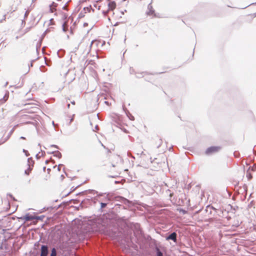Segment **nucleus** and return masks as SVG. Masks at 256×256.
<instances>
[{"instance_id":"1","label":"nucleus","mask_w":256,"mask_h":256,"mask_svg":"<svg viewBox=\"0 0 256 256\" xmlns=\"http://www.w3.org/2000/svg\"><path fill=\"white\" fill-rule=\"evenodd\" d=\"M221 148L218 146H212L206 148L205 154L206 155H210L214 153L218 152Z\"/></svg>"},{"instance_id":"2","label":"nucleus","mask_w":256,"mask_h":256,"mask_svg":"<svg viewBox=\"0 0 256 256\" xmlns=\"http://www.w3.org/2000/svg\"><path fill=\"white\" fill-rule=\"evenodd\" d=\"M86 192L88 194H91L92 195H94L95 194H97L96 196L94 198V202H97V201L100 202V200H98V198H99L101 196H102L104 194L102 193L98 194V192L97 191H96L95 190H86Z\"/></svg>"},{"instance_id":"3","label":"nucleus","mask_w":256,"mask_h":256,"mask_svg":"<svg viewBox=\"0 0 256 256\" xmlns=\"http://www.w3.org/2000/svg\"><path fill=\"white\" fill-rule=\"evenodd\" d=\"M40 256H48L49 250L48 247L47 245H42L40 246Z\"/></svg>"},{"instance_id":"4","label":"nucleus","mask_w":256,"mask_h":256,"mask_svg":"<svg viewBox=\"0 0 256 256\" xmlns=\"http://www.w3.org/2000/svg\"><path fill=\"white\" fill-rule=\"evenodd\" d=\"M177 234L176 232H172L166 238V240H172L174 242H176Z\"/></svg>"},{"instance_id":"5","label":"nucleus","mask_w":256,"mask_h":256,"mask_svg":"<svg viewBox=\"0 0 256 256\" xmlns=\"http://www.w3.org/2000/svg\"><path fill=\"white\" fill-rule=\"evenodd\" d=\"M14 132V128H12L10 130V132H9V133L8 134L6 138H2V139L0 140V145L6 142L10 138V137L11 135Z\"/></svg>"},{"instance_id":"6","label":"nucleus","mask_w":256,"mask_h":256,"mask_svg":"<svg viewBox=\"0 0 256 256\" xmlns=\"http://www.w3.org/2000/svg\"><path fill=\"white\" fill-rule=\"evenodd\" d=\"M21 218L24 220L26 222H28L35 220V216L34 215L30 214H27L23 218L22 217Z\"/></svg>"},{"instance_id":"7","label":"nucleus","mask_w":256,"mask_h":256,"mask_svg":"<svg viewBox=\"0 0 256 256\" xmlns=\"http://www.w3.org/2000/svg\"><path fill=\"white\" fill-rule=\"evenodd\" d=\"M116 200L120 201L124 204H128L130 202V201L126 199V198H124L121 196H118L116 197Z\"/></svg>"},{"instance_id":"8","label":"nucleus","mask_w":256,"mask_h":256,"mask_svg":"<svg viewBox=\"0 0 256 256\" xmlns=\"http://www.w3.org/2000/svg\"><path fill=\"white\" fill-rule=\"evenodd\" d=\"M28 163L29 167L27 170H25L24 173L28 175L30 173V170H32V168H31L30 166V162H32V165H33L34 164V162L32 160V158H28Z\"/></svg>"},{"instance_id":"9","label":"nucleus","mask_w":256,"mask_h":256,"mask_svg":"<svg viewBox=\"0 0 256 256\" xmlns=\"http://www.w3.org/2000/svg\"><path fill=\"white\" fill-rule=\"evenodd\" d=\"M9 97V92L6 90L5 94L3 96V98L1 99H0V102L1 104H3L5 102L8 98Z\"/></svg>"},{"instance_id":"10","label":"nucleus","mask_w":256,"mask_h":256,"mask_svg":"<svg viewBox=\"0 0 256 256\" xmlns=\"http://www.w3.org/2000/svg\"><path fill=\"white\" fill-rule=\"evenodd\" d=\"M148 11L146 12L148 15L150 16V15H152L154 14V10L153 9L152 6L151 5V4H148Z\"/></svg>"},{"instance_id":"11","label":"nucleus","mask_w":256,"mask_h":256,"mask_svg":"<svg viewBox=\"0 0 256 256\" xmlns=\"http://www.w3.org/2000/svg\"><path fill=\"white\" fill-rule=\"evenodd\" d=\"M146 74H147V72H136V78H142L144 77Z\"/></svg>"},{"instance_id":"12","label":"nucleus","mask_w":256,"mask_h":256,"mask_svg":"<svg viewBox=\"0 0 256 256\" xmlns=\"http://www.w3.org/2000/svg\"><path fill=\"white\" fill-rule=\"evenodd\" d=\"M212 206L208 205V206L206 207L205 211L206 212L208 213L209 214H212Z\"/></svg>"},{"instance_id":"13","label":"nucleus","mask_w":256,"mask_h":256,"mask_svg":"<svg viewBox=\"0 0 256 256\" xmlns=\"http://www.w3.org/2000/svg\"><path fill=\"white\" fill-rule=\"evenodd\" d=\"M50 256H57V251L55 248H52Z\"/></svg>"},{"instance_id":"14","label":"nucleus","mask_w":256,"mask_h":256,"mask_svg":"<svg viewBox=\"0 0 256 256\" xmlns=\"http://www.w3.org/2000/svg\"><path fill=\"white\" fill-rule=\"evenodd\" d=\"M116 6V4L114 2H112L108 4L109 8L111 10H112L113 9L115 8Z\"/></svg>"},{"instance_id":"15","label":"nucleus","mask_w":256,"mask_h":256,"mask_svg":"<svg viewBox=\"0 0 256 256\" xmlns=\"http://www.w3.org/2000/svg\"><path fill=\"white\" fill-rule=\"evenodd\" d=\"M54 156L58 158H62V154L58 150L54 151Z\"/></svg>"},{"instance_id":"16","label":"nucleus","mask_w":256,"mask_h":256,"mask_svg":"<svg viewBox=\"0 0 256 256\" xmlns=\"http://www.w3.org/2000/svg\"><path fill=\"white\" fill-rule=\"evenodd\" d=\"M156 256H164L162 252L160 251L159 248L156 247Z\"/></svg>"},{"instance_id":"17","label":"nucleus","mask_w":256,"mask_h":256,"mask_svg":"<svg viewBox=\"0 0 256 256\" xmlns=\"http://www.w3.org/2000/svg\"><path fill=\"white\" fill-rule=\"evenodd\" d=\"M62 30L64 32H66L68 30V26L66 24V22H64L62 24Z\"/></svg>"},{"instance_id":"18","label":"nucleus","mask_w":256,"mask_h":256,"mask_svg":"<svg viewBox=\"0 0 256 256\" xmlns=\"http://www.w3.org/2000/svg\"><path fill=\"white\" fill-rule=\"evenodd\" d=\"M64 53V51L62 50H60L57 52V54L59 58H62Z\"/></svg>"},{"instance_id":"19","label":"nucleus","mask_w":256,"mask_h":256,"mask_svg":"<svg viewBox=\"0 0 256 256\" xmlns=\"http://www.w3.org/2000/svg\"><path fill=\"white\" fill-rule=\"evenodd\" d=\"M57 6V4L53 2L52 4L50 5V10L52 12H54V8H56Z\"/></svg>"},{"instance_id":"20","label":"nucleus","mask_w":256,"mask_h":256,"mask_svg":"<svg viewBox=\"0 0 256 256\" xmlns=\"http://www.w3.org/2000/svg\"><path fill=\"white\" fill-rule=\"evenodd\" d=\"M102 200L104 201V202H109L110 200V198L108 197V194H106L104 198Z\"/></svg>"},{"instance_id":"21","label":"nucleus","mask_w":256,"mask_h":256,"mask_svg":"<svg viewBox=\"0 0 256 256\" xmlns=\"http://www.w3.org/2000/svg\"><path fill=\"white\" fill-rule=\"evenodd\" d=\"M44 217L45 216L44 215L40 216H35V220H42L44 218Z\"/></svg>"},{"instance_id":"22","label":"nucleus","mask_w":256,"mask_h":256,"mask_svg":"<svg viewBox=\"0 0 256 256\" xmlns=\"http://www.w3.org/2000/svg\"><path fill=\"white\" fill-rule=\"evenodd\" d=\"M130 74H136V72L135 70L132 68H130Z\"/></svg>"},{"instance_id":"23","label":"nucleus","mask_w":256,"mask_h":256,"mask_svg":"<svg viewBox=\"0 0 256 256\" xmlns=\"http://www.w3.org/2000/svg\"><path fill=\"white\" fill-rule=\"evenodd\" d=\"M129 118L132 120H134V116H132L130 112H128V113L126 112Z\"/></svg>"},{"instance_id":"24","label":"nucleus","mask_w":256,"mask_h":256,"mask_svg":"<svg viewBox=\"0 0 256 256\" xmlns=\"http://www.w3.org/2000/svg\"><path fill=\"white\" fill-rule=\"evenodd\" d=\"M100 208H103L107 206L108 203L100 202Z\"/></svg>"},{"instance_id":"25","label":"nucleus","mask_w":256,"mask_h":256,"mask_svg":"<svg viewBox=\"0 0 256 256\" xmlns=\"http://www.w3.org/2000/svg\"><path fill=\"white\" fill-rule=\"evenodd\" d=\"M216 212L218 216H220L221 214H222L224 213V212L222 210L218 209V210H217V212Z\"/></svg>"},{"instance_id":"26","label":"nucleus","mask_w":256,"mask_h":256,"mask_svg":"<svg viewBox=\"0 0 256 256\" xmlns=\"http://www.w3.org/2000/svg\"><path fill=\"white\" fill-rule=\"evenodd\" d=\"M7 196H9L13 200L16 201V198L14 197V196L10 194H8Z\"/></svg>"},{"instance_id":"27","label":"nucleus","mask_w":256,"mask_h":256,"mask_svg":"<svg viewBox=\"0 0 256 256\" xmlns=\"http://www.w3.org/2000/svg\"><path fill=\"white\" fill-rule=\"evenodd\" d=\"M40 246L39 242H36L34 244V249H36Z\"/></svg>"},{"instance_id":"28","label":"nucleus","mask_w":256,"mask_h":256,"mask_svg":"<svg viewBox=\"0 0 256 256\" xmlns=\"http://www.w3.org/2000/svg\"><path fill=\"white\" fill-rule=\"evenodd\" d=\"M23 152L25 153L26 156H28V155L29 154L28 152L24 149H23Z\"/></svg>"},{"instance_id":"29","label":"nucleus","mask_w":256,"mask_h":256,"mask_svg":"<svg viewBox=\"0 0 256 256\" xmlns=\"http://www.w3.org/2000/svg\"><path fill=\"white\" fill-rule=\"evenodd\" d=\"M50 147H54V148H58V146H57V145H56V144H52L50 146Z\"/></svg>"},{"instance_id":"30","label":"nucleus","mask_w":256,"mask_h":256,"mask_svg":"<svg viewBox=\"0 0 256 256\" xmlns=\"http://www.w3.org/2000/svg\"><path fill=\"white\" fill-rule=\"evenodd\" d=\"M30 29V27H29V28H27L25 29V32H28Z\"/></svg>"},{"instance_id":"31","label":"nucleus","mask_w":256,"mask_h":256,"mask_svg":"<svg viewBox=\"0 0 256 256\" xmlns=\"http://www.w3.org/2000/svg\"><path fill=\"white\" fill-rule=\"evenodd\" d=\"M32 62L30 64V65H28V70H30V67L32 66ZM29 72V70H28L27 72Z\"/></svg>"},{"instance_id":"32","label":"nucleus","mask_w":256,"mask_h":256,"mask_svg":"<svg viewBox=\"0 0 256 256\" xmlns=\"http://www.w3.org/2000/svg\"><path fill=\"white\" fill-rule=\"evenodd\" d=\"M180 212H182L183 214H186V211L182 209L180 210Z\"/></svg>"},{"instance_id":"33","label":"nucleus","mask_w":256,"mask_h":256,"mask_svg":"<svg viewBox=\"0 0 256 256\" xmlns=\"http://www.w3.org/2000/svg\"><path fill=\"white\" fill-rule=\"evenodd\" d=\"M6 230V229H2V232H0V234H4Z\"/></svg>"},{"instance_id":"34","label":"nucleus","mask_w":256,"mask_h":256,"mask_svg":"<svg viewBox=\"0 0 256 256\" xmlns=\"http://www.w3.org/2000/svg\"><path fill=\"white\" fill-rule=\"evenodd\" d=\"M63 166V164H60L58 166V170H59V171L60 170V166Z\"/></svg>"},{"instance_id":"35","label":"nucleus","mask_w":256,"mask_h":256,"mask_svg":"<svg viewBox=\"0 0 256 256\" xmlns=\"http://www.w3.org/2000/svg\"><path fill=\"white\" fill-rule=\"evenodd\" d=\"M40 156H41L39 155V154H36V158H38V159L40 158Z\"/></svg>"},{"instance_id":"36","label":"nucleus","mask_w":256,"mask_h":256,"mask_svg":"<svg viewBox=\"0 0 256 256\" xmlns=\"http://www.w3.org/2000/svg\"><path fill=\"white\" fill-rule=\"evenodd\" d=\"M248 176V178L249 180H250L252 178V176L251 175V174H249Z\"/></svg>"},{"instance_id":"37","label":"nucleus","mask_w":256,"mask_h":256,"mask_svg":"<svg viewBox=\"0 0 256 256\" xmlns=\"http://www.w3.org/2000/svg\"><path fill=\"white\" fill-rule=\"evenodd\" d=\"M212 210H214L215 212H217V210H218V209L216 208H214V207L212 206Z\"/></svg>"},{"instance_id":"38","label":"nucleus","mask_w":256,"mask_h":256,"mask_svg":"<svg viewBox=\"0 0 256 256\" xmlns=\"http://www.w3.org/2000/svg\"><path fill=\"white\" fill-rule=\"evenodd\" d=\"M73 120H74V119H73V118H71L70 119V122L68 123V125H70V123L73 121Z\"/></svg>"},{"instance_id":"39","label":"nucleus","mask_w":256,"mask_h":256,"mask_svg":"<svg viewBox=\"0 0 256 256\" xmlns=\"http://www.w3.org/2000/svg\"><path fill=\"white\" fill-rule=\"evenodd\" d=\"M254 4H256V3H252V4H250V5ZM253 15L254 16H256V13H254V14H253Z\"/></svg>"},{"instance_id":"40","label":"nucleus","mask_w":256,"mask_h":256,"mask_svg":"<svg viewBox=\"0 0 256 256\" xmlns=\"http://www.w3.org/2000/svg\"><path fill=\"white\" fill-rule=\"evenodd\" d=\"M20 139H22V140H25V139H26V138H25V137H24V136H20Z\"/></svg>"},{"instance_id":"41","label":"nucleus","mask_w":256,"mask_h":256,"mask_svg":"<svg viewBox=\"0 0 256 256\" xmlns=\"http://www.w3.org/2000/svg\"><path fill=\"white\" fill-rule=\"evenodd\" d=\"M48 153L50 154H54V151L48 152Z\"/></svg>"},{"instance_id":"42","label":"nucleus","mask_w":256,"mask_h":256,"mask_svg":"<svg viewBox=\"0 0 256 256\" xmlns=\"http://www.w3.org/2000/svg\"><path fill=\"white\" fill-rule=\"evenodd\" d=\"M8 82H6V84H4V87L6 86H7V85H8Z\"/></svg>"},{"instance_id":"43","label":"nucleus","mask_w":256,"mask_h":256,"mask_svg":"<svg viewBox=\"0 0 256 256\" xmlns=\"http://www.w3.org/2000/svg\"><path fill=\"white\" fill-rule=\"evenodd\" d=\"M234 154L235 156L237 157L238 156L236 155V152H235L234 153Z\"/></svg>"},{"instance_id":"44","label":"nucleus","mask_w":256,"mask_h":256,"mask_svg":"<svg viewBox=\"0 0 256 256\" xmlns=\"http://www.w3.org/2000/svg\"><path fill=\"white\" fill-rule=\"evenodd\" d=\"M47 171H48V172H50V168H48L47 169Z\"/></svg>"},{"instance_id":"45","label":"nucleus","mask_w":256,"mask_h":256,"mask_svg":"<svg viewBox=\"0 0 256 256\" xmlns=\"http://www.w3.org/2000/svg\"><path fill=\"white\" fill-rule=\"evenodd\" d=\"M72 104H75V102H74V101L72 102Z\"/></svg>"},{"instance_id":"46","label":"nucleus","mask_w":256,"mask_h":256,"mask_svg":"<svg viewBox=\"0 0 256 256\" xmlns=\"http://www.w3.org/2000/svg\"><path fill=\"white\" fill-rule=\"evenodd\" d=\"M18 126V125L17 124V125H16V126H14V127L13 128H14V130L16 128V126Z\"/></svg>"},{"instance_id":"47","label":"nucleus","mask_w":256,"mask_h":256,"mask_svg":"<svg viewBox=\"0 0 256 256\" xmlns=\"http://www.w3.org/2000/svg\"><path fill=\"white\" fill-rule=\"evenodd\" d=\"M27 14H28V12H26V13H25L24 16H26L27 15Z\"/></svg>"},{"instance_id":"48","label":"nucleus","mask_w":256,"mask_h":256,"mask_svg":"<svg viewBox=\"0 0 256 256\" xmlns=\"http://www.w3.org/2000/svg\"><path fill=\"white\" fill-rule=\"evenodd\" d=\"M115 182V184H118V183H119V182H118V181H115V182Z\"/></svg>"},{"instance_id":"49","label":"nucleus","mask_w":256,"mask_h":256,"mask_svg":"<svg viewBox=\"0 0 256 256\" xmlns=\"http://www.w3.org/2000/svg\"><path fill=\"white\" fill-rule=\"evenodd\" d=\"M63 9H64V10H66V6H64L63 7Z\"/></svg>"},{"instance_id":"50","label":"nucleus","mask_w":256,"mask_h":256,"mask_svg":"<svg viewBox=\"0 0 256 256\" xmlns=\"http://www.w3.org/2000/svg\"><path fill=\"white\" fill-rule=\"evenodd\" d=\"M70 104H68V108H70Z\"/></svg>"},{"instance_id":"51","label":"nucleus","mask_w":256,"mask_h":256,"mask_svg":"<svg viewBox=\"0 0 256 256\" xmlns=\"http://www.w3.org/2000/svg\"><path fill=\"white\" fill-rule=\"evenodd\" d=\"M112 166L113 167H115V166H115L114 164H112Z\"/></svg>"},{"instance_id":"52","label":"nucleus","mask_w":256,"mask_h":256,"mask_svg":"<svg viewBox=\"0 0 256 256\" xmlns=\"http://www.w3.org/2000/svg\"><path fill=\"white\" fill-rule=\"evenodd\" d=\"M43 170H44V171L45 170H46V167L45 166L44 167Z\"/></svg>"},{"instance_id":"53","label":"nucleus","mask_w":256,"mask_h":256,"mask_svg":"<svg viewBox=\"0 0 256 256\" xmlns=\"http://www.w3.org/2000/svg\"><path fill=\"white\" fill-rule=\"evenodd\" d=\"M102 146H103L104 148H105V146H104V144H102Z\"/></svg>"},{"instance_id":"54","label":"nucleus","mask_w":256,"mask_h":256,"mask_svg":"<svg viewBox=\"0 0 256 256\" xmlns=\"http://www.w3.org/2000/svg\"><path fill=\"white\" fill-rule=\"evenodd\" d=\"M141 154H144V152H142Z\"/></svg>"},{"instance_id":"55","label":"nucleus","mask_w":256,"mask_h":256,"mask_svg":"<svg viewBox=\"0 0 256 256\" xmlns=\"http://www.w3.org/2000/svg\"><path fill=\"white\" fill-rule=\"evenodd\" d=\"M61 177H62V178H64V176H63V175H61Z\"/></svg>"},{"instance_id":"56","label":"nucleus","mask_w":256,"mask_h":256,"mask_svg":"<svg viewBox=\"0 0 256 256\" xmlns=\"http://www.w3.org/2000/svg\"><path fill=\"white\" fill-rule=\"evenodd\" d=\"M52 124L54 126V122L53 121L52 122Z\"/></svg>"},{"instance_id":"57","label":"nucleus","mask_w":256,"mask_h":256,"mask_svg":"<svg viewBox=\"0 0 256 256\" xmlns=\"http://www.w3.org/2000/svg\"><path fill=\"white\" fill-rule=\"evenodd\" d=\"M48 162V160H47L46 161V163L47 164Z\"/></svg>"},{"instance_id":"58","label":"nucleus","mask_w":256,"mask_h":256,"mask_svg":"<svg viewBox=\"0 0 256 256\" xmlns=\"http://www.w3.org/2000/svg\"><path fill=\"white\" fill-rule=\"evenodd\" d=\"M109 177L114 178V176H109Z\"/></svg>"},{"instance_id":"59","label":"nucleus","mask_w":256,"mask_h":256,"mask_svg":"<svg viewBox=\"0 0 256 256\" xmlns=\"http://www.w3.org/2000/svg\"><path fill=\"white\" fill-rule=\"evenodd\" d=\"M92 43H93V41H92V42H91V45H92Z\"/></svg>"},{"instance_id":"60","label":"nucleus","mask_w":256,"mask_h":256,"mask_svg":"<svg viewBox=\"0 0 256 256\" xmlns=\"http://www.w3.org/2000/svg\"><path fill=\"white\" fill-rule=\"evenodd\" d=\"M2 246H0V248H2Z\"/></svg>"},{"instance_id":"61","label":"nucleus","mask_w":256,"mask_h":256,"mask_svg":"<svg viewBox=\"0 0 256 256\" xmlns=\"http://www.w3.org/2000/svg\"><path fill=\"white\" fill-rule=\"evenodd\" d=\"M98 128V126H96V128Z\"/></svg>"},{"instance_id":"62","label":"nucleus","mask_w":256,"mask_h":256,"mask_svg":"<svg viewBox=\"0 0 256 256\" xmlns=\"http://www.w3.org/2000/svg\"><path fill=\"white\" fill-rule=\"evenodd\" d=\"M18 37L17 36L16 37V39H18Z\"/></svg>"},{"instance_id":"63","label":"nucleus","mask_w":256,"mask_h":256,"mask_svg":"<svg viewBox=\"0 0 256 256\" xmlns=\"http://www.w3.org/2000/svg\"><path fill=\"white\" fill-rule=\"evenodd\" d=\"M2 22V20H0V22Z\"/></svg>"}]
</instances>
